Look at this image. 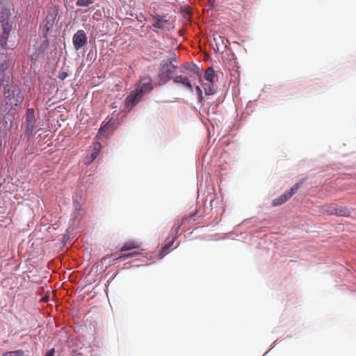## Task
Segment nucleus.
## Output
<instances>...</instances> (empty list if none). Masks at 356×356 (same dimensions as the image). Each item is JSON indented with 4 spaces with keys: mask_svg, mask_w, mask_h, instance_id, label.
I'll use <instances>...</instances> for the list:
<instances>
[{
    "mask_svg": "<svg viewBox=\"0 0 356 356\" xmlns=\"http://www.w3.org/2000/svg\"><path fill=\"white\" fill-rule=\"evenodd\" d=\"M184 67L186 70L191 69L190 65L188 63H186Z\"/></svg>",
    "mask_w": 356,
    "mask_h": 356,
    "instance_id": "obj_29",
    "label": "nucleus"
},
{
    "mask_svg": "<svg viewBox=\"0 0 356 356\" xmlns=\"http://www.w3.org/2000/svg\"><path fill=\"white\" fill-rule=\"evenodd\" d=\"M6 68V67H5V65H4V64H2V65L0 66V70H4Z\"/></svg>",
    "mask_w": 356,
    "mask_h": 356,
    "instance_id": "obj_30",
    "label": "nucleus"
},
{
    "mask_svg": "<svg viewBox=\"0 0 356 356\" xmlns=\"http://www.w3.org/2000/svg\"><path fill=\"white\" fill-rule=\"evenodd\" d=\"M192 70L193 71L194 74L199 78V79H201L202 77V74L200 73V72L198 70V68L194 65L193 66V68L192 69Z\"/></svg>",
    "mask_w": 356,
    "mask_h": 356,
    "instance_id": "obj_26",
    "label": "nucleus"
},
{
    "mask_svg": "<svg viewBox=\"0 0 356 356\" xmlns=\"http://www.w3.org/2000/svg\"><path fill=\"white\" fill-rule=\"evenodd\" d=\"M321 212L328 215H336L339 216H350L351 212L345 207L339 206L336 204H326L321 207Z\"/></svg>",
    "mask_w": 356,
    "mask_h": 356,
    "instance_id": "obj_4",
    "label": "nucleus"
},
{
    "mask_svg": "<svg viewBox=\"0 0 356 356\" xmlns=\"http://www.w3.org/2000/svg\"><path fill=\"white\" fill-rule=\"evenodd\" d=\"M154 86L156 85L153 83L152 79L149 76L140 78L135 92L130 94L125 99L126 106L132 108L136 105L144 95L152 90Z\"/></svg>",
    "mask_w": 356,
    "mask_h": 356,
    "instance_id": "obj_1",
    "label": "nucleus"
},
{
    "mask_svg": "<svg viewBox=\"0 0 356 356\" xmlns=\"http://www.w3.org/2000/svg\"><path fill=\"white\" fill-rule=\"evenodd\" d=\"M58 15V7L55 5L47 6V13L44 21L55 23Z\"/></svg>",
    "mask_w": 356,
    "mask_h": 356,
    "instance_id": "obj_10",
    "label": "nucleus"
},
{
    "mask_svg": "<svg viewBox=\"0 0 356 356\" xmlns=\"http://www.w3.org/2000/svg\"><path fill=\"white\" fill-rule=\"evenodd\" d=\"M165 62H172V63H175V65H177V60L176 55L174 53H172V56L168 60H165Z\"/></svg>",
    "mask_w": 356,
    "mask_h": 356,
    "instance_id": "obj_24",
    "label": "nucleus"
},
{
    "mask_svg": "<svg viewBox=\"0 0 356 356\" xmlns=\"http://www.w3.org/2000/svg\"><path fill=\"white\" fill-rule=\"evenodd\" d=\"M102 149V145L99 142L94 143L92 152L87 156L85 161L86 165H90L99 155Z\"/></svg>",
    "mask_w": 356,
    "mask_h": 356,
    "instance_id": "obj_9",
    "label": "nucleus"
},
{
    "mask_svg": "<svg viewBox=\"0 0 356 356\" xmlns=\"http://www.w3.org/2000/svg\"><path fill=\"white\" fill-rule=\"evenodd\" d=\"M116 129L115 122L110 120L105 124L102 125L99 130V134L107 136Z\"/></svg>",
    "mask_w": 356,
    "mask_h": 356,
    "instance_id": "obj_8",
    "label": "nucleus"
},
{
    "mask_svg": "<svg viewBox=\"0 0 356 356\" xmlns=\"http://www.w3.org/2000/svg\"><path fill=\"white\" fill-rule=\"evenodd\" d=\"M1 26L3 29V33L10 34V32L12 30V23L7 19H3L1 20Z\"/></svg>",
    "mask_w": 356,
    "mask_h": 356,
    "instance_id": "obj_17",
    "label": "nucleus"
},
{
    "mask_svg": "<svg viewBox=\"0 0 356 356\" xmlns=\"http://www.w3.org/2000/svg\"><path fill=\"white\" fill-rule=\"evenodd\" d=\"M13 116L11 113H6L2 119V123L6 129H10L12 127Z\"/></svg>",
    "mask_w": 356,
    "mask_h": 356,
    "instance_id": "obj_15",
    "label": "nucleus"
},
{
    "mask_svg": "<svg viewBox=\"0 0 356 356\" xmlns=\"http://www.w3.org/2000/svg\"><path fill=\"white\" fill-rule=\"evenodd\" d=\"M2 145V141H1V139L0 138V147H1Z\"/></svg>",
    "mask_w": 356,
    "mask_h": 356,
    "instance_id": "obj_32",
    "label": "nucleus"
},
{
    "mask_svg": "<svg viewBox=\"0 0 356 356\" xmlns=\"http://www.w3.org/2000/svg\"><path fill=\"white\" fill-rule=\"evenodd\" d=\"M3 95L6 101V110L8 111L16 110L18 104L23 99L19 91L12 90V85L8 83L4 86Z\"/></svg>",
    "mask_w": 356,
    "mask_h": 356,
    "instance_id": "obj_2",
    "label": "nucleus"
},
{
    "mask_svg": "<svg viewBox=\"0 0 356 356\" xmlns=\"http://www.w3.org/2000/svg\"><path fill=\"white\" fill-rule=\"evenodd\" d=\"M173 81L175 83H181L183 86H186L189 90H192L193 86L189 81L188 78L183 76H175L173 77Z\"/></svg>",
    "mask_w": 356,
    "mask_h": 356,
    "instance_id": "obj_11",
    "label": "nucleus"
},
{
    "mask_svg": "<svg viewBox=\"0 0 356 356\" xmlns=\"http://www.w3.org/2000/svg\"><path fill=\"white\" fill-rule=\"evenodd\" d=\"M177 67L178 66L172 62L163 60L159 68L158 78L155 85L161 86L171 79L173 80L172 74Z\"/></svg>",
    "mask_w": 356,
    "mask_h": 356,
    "instance_id": "obj_3",
    "label": "nucleus"
},
{
    "mask_svg": "<svg viewBox=\"0 0 356 356\" xmlns=\"http://www.w3.org/2000/svg\"><path fill=\"white\" fill-rule=\"evenodd\" d=\"M205 79L211 83H214L216 79L215 71L213 67H209L204 73Z\"/></svg>",
    "mask_w": 356,
    "mask_h": 356,
    "instance_id": "obj_16",
    "label": "nucleus"
},
{
    "mask_svg": "<svg viewBox=\"0 0 356 356\" xmlns=\"http://www.w3.org/2000/svg\"><path fill=\"white\" fill-rule=\"evenodd\" d=\"M196 92L200 99L202 98V91L199 86H195Z\"/></svg>",
    "mask_w": 356,
    "mask_h": 356,
    "instance_id": "obj_27",
    "label": "nucleus"
},
{
    "mask_svg": "<svg viewBox=\"0 0 356 356\" xmlns=\"http://www.w3.org/2000/svg\"><path fill=\"white\" fill-rule=\"evenodd\" d=\"M54 353H55V349L51 348L46 353L45 356H54Z\"/></svg>",
    "mask_w": 356,
    "mask_h": 356,
    "instance_id": "obj_28",
    "label": "nucleus"
},
{
    "mask_svg": "<svg viewBox=\"0 0 356 356\" xmlns=\"http://www.w3.org/2000/svg\"><path fill=\"white\" fill-rule=\"evenodd\" d=\"M140 248V243L136 241H129L125 242L120 252H126L135 249H139Z\"/></svg>",
    "mask_w": 356,
    "mask_h": 356,
    "instance_id": "obj_12",
    "label": "nucleus"
},
{
    "mask_svg": "<svg viewBox=\"0 0 356 356\" xmlns=\"http://www.w3.org/2000/svg\"><path fill=\"white\" fill-rule=\"evenodd\" d=\"M3 356H24V351L17 350L5 353Z\"/></svg>",
    "mask_w": 356,
    "mask_h": 356,
    "instance_id": "obj_20",
    "label": "nucleus"
},
{
    "mask_svg": "<svg viewBox=\"0 0 356 356\" xmlns=\"http://www.w3.org/2000/svg\"><path fill=\"white\" fill-rule=\"evenodd\" d=\"M27 111H29V112L33 111V108H29V109L27 110Z\"/></svg>",
    "mask_w": 356,
    "mask_h": 356,
    "instance_id": "obj_31",
    "label": "nucleus"
},
{
    "mask_svg": "<svg viewBox=\"0 0 356 356\" xmlns=\"http://www.w3.org/2000/svg\"><path fill=\"white\" fill-rule=\"evenodd\" d=\"M141 253L139 251H134V252H131L128 253V254L120 255L118 258H116V259L119 260V261H125L128 258L136 257V256H138V255H139Z\"/></svg>",
    "mask_w": 356,
    "mask_h": 356,
    "instance_id": "obj_19",
    "label": "nucleus"
},
{
    "mask_svg": "<svg viewBox=\"0 0 356 356\" xmlns=\"http://www.w3.org/2000/svg\"><path fill=\"white\" fill-rule=\"evenodd\" d=\"M36 120L35 113H27L26 123L29 131L31 133L33 131Z\"/></svg>",
    "mask_w": 356,
    "mask_h": 356,
    "instance_id": "obj_13",
    "label": "nucleus"
},
{
    "mask_svg": "<svg viewBox=\"0 0 356 356\" xmlns=\"http://www.w3.org/2000/svg\"><path fill=\"white\" fill-rule=\"evenodd\" d=\"M67 76H68V74L66 72H60L58 74V78L60 79V80H64L67 77Z\"/></svg>",
    "mask_w": 356,
    "mask_h": 356,
    "instance_id": "obj_25",
    "label": "nucleus"
},
{
    "mask_svg": "<svg viewBox=\"0 0 356 356\" xmlns=\"http://www.w3.org/2000/svg\"><path fill=\"white\" fill-rule=\"evenodd\" d=\"M181 226V223L179 222H177L171 228L170 234L173 237L172 239L175 240L177 238L178 232H179V230Z\"/></svg>",
    "mask_w": 356,
    "mask_h": 356,
    "instance_id": "obj_18",
    "label": "nucleus"
},
{
    "mask_svg": "<svg viewBox=\"0 0 356 356\" xmlns=\"http://www.w3.org/2000/svg\"><path fill=\"white\" fill-rule=\"evenodd\" d=\"M92 3L91 0H77L76 4L80 7H87Z\"/></svg>",
    "mask_w": 356,
    "mask_h": 356,
    "instance_id": "obj_21",
    "label": "nucleus"
},
{
    "mask_svg": "<svg viewBox=\"0 0 356 356\" xmlns=\"http://www.w3.org/2000/svg\"><path fill=\"white\" fill-rule=\"evenodd\" d=\"M88 38L83 30H79L72 38L73 44L76 50H79L86 45Z\"/></svg>",
    "mask_w": 356,
    "mask_h": 356,
    "instance_id": "obj_6",
    "label": "nucleus"
},
{
    "mask_svg": "<svg viewBox=\"0 0 356 356\" xmlns=\"http://www.w3.org/2000/svg\"><path fill=\"white\" fill-rule=\"evenodd\" d=\"M54 23L43 21L40 26L42 28V33L44 38H47L50 31L53 29Z\"/></svg>",
    "mask_w": 356,
    "mask_h": 356,
    "instance_id": "obj_14",
    "label": "nucleus"
},
{
    "mask_svg": "<svg viewBox=\"0 0 356 356\" xmlns=\"http://www.w3.org/2000/svg\"><path fill=\"white\" fill-rule=\"evenodd\" d=\"M175 240L174 239H172L170 241H169L167 244H165L163 248H162V251L161 252V254H165L168 250L172 246V245L173 244Z\"/></svg>",
    "mask_w": 356,
    "mask_h": 356,
    "instance_id": "obj_23",
    "label": "nucleus"
},
{
    "mask_svg": "<svg viewBox=\"0 0 356 356\" xmlns=\"http://www.w3.org/2000/svg\"><path fill=\"white\" fill-rule=\"evenodd\" d=\"M153 19L152 27L158 29H165L169 24L170 21L166 15H160L158 14L152 15Z\"/></svg>",
    "mask_w": 356,
    "mask_h": 356,
    "instance_id": "obj_7",
    "label": "nucleus"
},
{
    "mask_svg": "<svg viewBox=\"0 0 356 356\" xmlns=\"http://www.w3.org/2000/svg\"><path fill=\"white\" fill-rule=\"evenodd\" d=\"M8 33H3L2 35L0 38V44L3 47H5L7 44V41L9 37Z\"/></svg>",
    "mask_w": 356,
    "mask_h": 356,
    "instance_id": "obj_22",
    "label": "nucleus"
},
{
    "mask_svg": "<svg viewBox=\"0 0 356 356\" xmlns=\"http://www.w3.org/2000/svg\"><path fill=\"white\" fill-rule=\"evenodd\" d=\"M302 182L303 181H301L299 183H296L291 188V189L289 191H286L277 198L275 199L272 202V205L273 207H277L286 202L293 196V195H294L298 191L300 186L302 184Z\"/></svg>",
    "mask_w": 356,
    "mask_h": 356,
    "instance_id": "obj_5",
    "label": "nucleus"
}]
</instances>
